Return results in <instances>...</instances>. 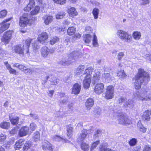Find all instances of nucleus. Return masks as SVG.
I'll list each match as a JSON object with an SVG mask.
<instances>
[{
	"instance_id": "nucleus-42",
	"label": "nucleus",
	"mask_w": 151,
	"mask_h": 151,
	"mask_svg": "<svg viewBox=\"0 0 151 151\" xmlns=\"http://www.w3.org/2000/svg\"><path fill=\"white\" fill-rule=\"evenodd\" d=\"M93 68L92 67H89L87 68L85 72L86 73H87V75H90L91 76V74L93 72Z\"/></svg>"
},
{
	"instance_id": "nucleus-36",
	"label": "nucleus",
	"mask_w": 151,
	"mask_h": 151,
	"mask_svg": "<svg viewBox=\"0 0 151 151\" xmlns=\"http://www.w3.org/2000/svg\"><path fill=\"white\" fill-rule=\"evenodd\" d=\"M103 77L104 78L105 81L109 82L111 80L110 75L109 73H104L103 75Z\"/></svg>"
},
{
	"instance_id": "nucleus-28",
	"label": "nucleus",
	"mask_w": 151,
	"mask_h": 151,
	"mask_svg": "<svg viewBox=\"0 0 151 151\" xmlns=\"http://www.w3.org/2000/svg\"><path fill=\"white\" fill-rule=\"evenodd\" d=\"M132 37L131 35L127 32L124 40L126 42L129 43L132 41Z\"/></svg>"
},
{
	"instance_id": "nucleus-35",
	"label": "nucleus",
	"mask_w": 151,
	"mask_h": 151,
	"mask_svg": "<svg viewBox=\"0 0 151 151\" xmlns=\"http://www.w3.org/2000/svg\"><path fill=\"white\" fill-rule=\"evenodd\" d=\"M33 139L35 141L39 140L40 139V134L39 132H36L34 133L33 135Z\"/></svg>"
},
{
	"instance_id": "nucleus-61",
	"label": "nucleus",
	"mask_w": 151,
	"mask_h": 151,
	"mask_svg": "<svg viewBox=\"0 0 151 151\" xmlns=\"http://www.w3.org/2000/svg\"><path fill=\"white\" fill-rule=\"evenodd\" d=\"M99 79L100 77H99L97 76L93 75L92 79V81H93L95 83L96 82H97V81H98L99 80Z\"/></svg>"
},
{
	"instance_id": "nucleus-55",
	"label": "nucleus",
	"mask_w": 151,
	"mask_h": 151,
	"mask_svg": "<svg viewBox=\"0 0 151 151\" xmlns=\"http://www.w3.org/2000/svg\"><path fill=\"white\" fill-rule=\"evenodd\" d=\"M125 124L124 125H127L130 124L131 123V120L130 119L128 118L127 116H126L125 118Z\"/></svg>"
},
{
	"instance_id": "nucleus-38",
	"label": "nucleus",
	"mask_w": 151,
	"mask_h": 151,
	"mask_svg": "<svg viewBox=\"0 0 151 151\" xmlns=\"http://www.w3.org/2000/svg\"><path fill=\"white\" fill-rule=\"evenodd\" d=\"M99 12V10L98 9L95 8L93 9L92 12V13L94 16L95 19H96L98 18Z\"/></svg>"
},
{
	"instance_id": "nucleus-43",
	"label": "nucleus",
	"mask_w": 151,
	"mask_h": 151,
	"mask_svg": "<svg viewBox=\"0 0 151 151\" xmlns=\"http://www.w3.org/2000/svg\"><path fill=\"white\" fill-rule=\"evenodd\" d=\"M65 13L64 12L59 13L56 15V18L57 19H61L63 18L64 16L65 15Z\"/></svg>"
},
{
	"instance_id": "nucleus-20",
	"label": "nucleus",
	"mask_w": 151,
	"mask_h": 151,
	"mask_svg": "<svg viewBox=\"0 0 151 151\" xmlns=\"http://www.w3.org/2000/svg\"><path fill=\"white\" fill-rule=\"evenodd\" d=\"M70 61L71 60H70L69 59V57L68 58H63L62 60L59 62V64L63 66H65L70 64L71 63Z\"/></svg>"
},
{
	"instance_id": "nucleus-44",
	"label": "nucleus",
	"mask_w": 151,
	"mask_h": 151,
	"mask_svg": "<svg viewBox=\"0 0 151 151\" xmlns=\"http://www.w3.org/2000/svg\"><path fill=\"white\" fill-rule=\"evenodd\" d=\"M7 13V11L5 10H3L0 11V18H3L5 17Z\"/></svg>"
},
{
	"instance_id": "nucleus-32",
	"label": "nucleus",
	"mask_w": 151,
	"mask_h": 151,
	"mask_svg": "<svg viewBox=\"0 0 151 151\" xmlns=\"http://www.w3.org/2000/svg\"><path fill=\"white\" fill-rule=\"evenodd\" d=\"M76 32V29L73 27H69L67 30L68 34L69 35H73Z\"/></svg>"
},
{
	"instance_id": "nucleus-7",
	"label": "nucleus",
	"mask_w": 151,
	"mask_h": 151,
	"mask_svg": "<svg viewBox=\"0 0 151 151\" xmlns=\"http://www.w3.org/2000/svg\"><path fill=\"white\" fill-rule=\"evenodd\" d=\"M93 131V127H91L90 129H89L88 130L84 129L82 130L79 133L78 136V139L79 140L82 141L85 139L87 135L88 134V132H89L92 133Z\"/></svg>"
},
{
	"instance_id": "nucleus-15",
	"label": "nucleus",
	"mask_w": 151,
	"mask_h": 151,
	"mask_svg": "<svg viewBox=\"0 0 151 151\" xmlns=\"http://www.w3.org/2000/svg\"><path fill=\"white\" fill-rule=\"evenodd\" d=\"M81 89V85L77 83H76L72 87V93L74 94H78L79 93Z\"/></svg>"
},
{
	"instance_id": "nucleus-51",
	"label": "nucleus",
	"mask_w": 151,
	"mask_h": 151,
	"mask_svg": "<svg viewBox=\"0 0 151 151\" xmlns=\"http://www.w3.org/2000/svg\"><path fill=\"white\" fill-rule=\"evenodd\" d=\"M18 128L17 127H15L10 131V134L12 135H13L17 133L18 131Z\"/></svg>"
},
{
	"instance_id": "nucleus-49",
	"label": "nucleus",
	"mask_w": 151,
	"mask_h": 151,
	"mask_svg": "<svg viewBox=\"0 0 151 151\" xmlns=\"http://www.w3.org/2000/svg\"><path fill=\"white\" fill-rule=\"evenodd\" d=\"M81 37V35L79 33H76L73 37L72 41V42H74L76 40L79 39Z\"/></svg>"
},
{
	"instance_id": "nucleus-29",
	"label": "nucleus",
	"mask_w": 151,
	"mask_h": 151,
	"mask_svg": "<svg viewBox=\"0 0 151 151\" xmlns=\"http://www.w3.org/2000/svg\"><path fill=\"white\" fill-rule=\"evenodd\" d=\"M84 68V66L83 65H81L79 66L77 69L75 70V73L76 75L79 74L83 71Z\"/></svg>"
},
{
	"instance_id": "nucleus-10",
	"label": "nucleus",
	"mask_w": 151,
	"mask_h": 151,
	"mask_svg": "<svg viewBox=\"0 0 151 151\" xmlns=\"http://www.w3.org/2000/svg\"><path fill=\"white\" fill-rule=\"evenodd\" d=\"M82 55L80 52L77 51H74L71 52L69 55V59L71 61L72 60H77L81 58Z\"/></svg>"
},
{
	"instance_id": "nucleus-31",
	"label": "nucleus",
	"mask_w": 151,
	"mask_h": 151,
	"mask_svg": "<svg viewBox=\"0 0 151 151\" xmlns=\"http://www.w3.org/2000/svg\"><path fill=\"white\" fill-rule=\"evenodd\" d=\"M81 149L84 151H88L89 148L88 144L85 142H82L81 143Z\"/></svg>"
},
{
	"instance_id": "nucleus-11",
	"label": "nucleus",
	"mask_w": 151,
	"mask_h": 151,
	"mask_svg": "<svg viewBox=\"0 0 151 151\" xmlns=\"http://www.w3.org/2000/svg\"><path fill=\"white\" fill-rule=\"evenodd\" d=\"M48 38V34L45 32H43L38 35L37 40L40 43L43 44Z\"/></svg>"
},
{
	"instance_id": "nucleus-26",
	"label": "nucleus",
	"mask_w": 151,
	"mask_h": 151,
	"mask_svg": "<svg viewBox=\"0 0 151 151\" xmlns=\"http://www.w3.org/2000/svg\"><path fill=\"white\" fill-rule=\"evenodd\" d=\"M92 36L89 34H85L83 36V39L86 43L90 42L92 40Z\"/></svg>"
},
{
	"instance_id": "nucleus-22",
	"label": "nucleus",
	"mask_w": 151,
	"mask_h": 151,
	"mask_svg": "<svg viewBox=\"0 0 151 151\" xmlns=\"http://www.w3.org/2000/svg\"><path fill=\"white\" fill-rule=\"evenodd\" d=\"M127 32L122 30H119L117 32V35L119 38L124 40Z\"/></svg>"
},
{
	"instance_id": "nucleus-47",
	"label": "nucleus",
	"mask_w": 151,
	"mask_h": 151,
	"mask_svg": "<svg viewBox=\"0 0 151 151\" xmlns=\"http://www.w3.org/2000/svg\"><path fill=\"white\" fill-rule=\"evenodd\" d=\"M92 43L94 46L98 47V46L97 37L95 35L93 36V40Z\"/></svg>"
},
{
	"instance_id": "nucleus-21",
	"label": "nucleus",
	"mask_w": 151,
	"mask_h": 151,
	"mask_svg": "<svg viewBox=\"0 0 151 151\" xmlns=\"http://www.w3.org/2000/svg\"><path fill=\"white\" fill-rule=\"evenodd\" d=\"M150 111L148 110H147L144 112L142 118L144 121H148L150 120Z\"/></svg>"
},
{
	"instance_id": "nucleus-12",
	"label": "nucleus",
	"mask_w": 151,
	"mask_h": 151,
	"mask_svg": "<svg viewBox=\"0 0 151 151\" xmlns=\"http://www.w3.org/2000/svg\"><path fill=\"white\" fill-rule=\"evenodd\" d=\"M42 148L44 150H48V151H52L53 147L49 142L47 140H45L43 143Z\"/></svg>"
},
{
	"instance_id": "nucleus-18",
	"label": "nucleus",
	"mask_w": 151,
	"mask_h": 151,
	"mask_svg": "<svg viewBox=\"0 0 151 151\" xmlns=\"http://www.w3.org/2000/svg\"><path fill=\"white\" fill-rule=\"evenodd\" d=\"M94 101L91 98H89L86 100L85 106L87 109H90L94 104Z\"/></svg>"
},
{
	"instance_id": "nucleus-23",
	"label": "nucleus",
	"mask_w": 151,
	"mask_h": 151,
	"mask_svg": "<svg viewBox=\"0 0 151 151\" xmlns=\"http://www.w3.org/2000/svg\"><path fill=\"white\" fill-rule=\"evenodd\" d=\"M68 13L70 16L72 17L78 15V13L74 7H71L68 9Z\"/></svg>"
},
{
	"instance_id": "nucleus-33",
	"label": "nucleus",
	"mask_w": 151,
	"mask_h": 151,
	"mask_svg": "<svg viewBox=\"0 0 151 151\" xmlns=\"http://www.w3.org/2000/svg\"><path fill=\"white\" fill-rule=\"evenodd\" d=\"M10 124L9 122H4L1 123L0 127L3 129H6L9 127Z\"/></svg>"
},
{
	"instance_id": "nucleus-53",
	"label": "nucleus",
	"mask_w": 151,
	"mask_h": 151,
	"mask_svg": "<svg viewBox=\"0 0 151 151\" xmlns=\"http://www.w3.org/2000/svg\"><path fill=\"white\" fill-rule=\"evenodd\" d=\"M24 72L26 74L28 75H31L32 73V71L31 69L27 68H26V69L24 70Z\"/></svg>"
},
{
	"instance_id": "nucleus-19",
	"label": "nucleus",
	"mask_w": 151,
	"mask_h": 151,
	"mask_svg": "<svg viewBox=\"0 0 151 151\" xmlns=\"http://www.w3.org/2000/svg\"><path fill=\"white\" fill-rule=\"evenodd\" d=\"M123 105L125 108L132 109L134 106V102L131 99H129L128 100L127 99V101Z\"/></svg>"
},
{
	"instance_id": "nucleus-37",
	"label": "nucleus",
	"mask_w": 151,
	"mask_h": 151,
	"mask_svg": "<svg viewBox=\"0 0 151 151\" xmlns=\"http://www.w3.org/2000/svg\"><path fill=\"white\" fill-rule=\"evenodd\" d=\"M117 76L120 78H124L126 76V75L123 70H121L117 73Z\"/></svg>"
},
{
	"instance_id": "nucleus-41",
	"label": "nucleus",
	"mask_w": 151,
	"mask_h": 151,
	"mask_svg": "<svg viewBox=\"0 0 151 151\" xmlns=\"http://www.w3.org/2000/svg\"><path fill=\"white\" fill-rule=\"evenodd\" d=\"M73 129V128L70 126H68L67 128V135L70 138L71 137L72 135Z\"/></svg>"
},
{
	"instance_id": "nucleus-9",
	"label": "nucleus",
	"mask_w": 151,
	"mask_h": 151,
	"mask_svg": "<svg viewBox=\"0 0 151 151\" xmlns=\"http://www.w3.org/2000/svg\"><path fill=\"white\" fill-rule=\"evenodd\" d=\"M104 85L103 83H98L95 86L94 91L97 94H100L104 92Z\"/></svg>"
},
{
	"instance_id": "nucleus-46",
	"label": "nucleus",
	"mask_w": 151,
	"mask_h": 151,
	"mask_svg": "<svg viewBox=\"0 0 151 151\" xmlns=\"http://www.w3.org/2000/svg\"><path fill=\"white\" fill-rule=\"evenodd\" d=\"M137 142V140L135 138H132L129 142V144L131 146L135 145Z\"/></svg>"
},
{
	"instance_id": "nucleus-25",
	"label": "nucleus",
	"mask_w": 151,
	"mask_h": 151,
	"mask_svg": "<svg viewBox=\"0 0 151 151\" xmlns=\"http://www.w3.org/2000/svg\"><path fill=\"white\" fill-rule=\"evenodd\" d=\"M9 119L12 124L16 125L17 124L18 122L19 118L17 116L13 118L11 116H9Z\"/></svg>"
},
{
	"instance_id": "nucleus-34",
	"label": "nucleus",
	"mask_w": 151,
	"mask_h": 151,
	"mask_svg": "<svg viewBox=\"0 0 151 151\" xmlns=\"http://www.w3.org/2000/svg\"><path fill=\"white\" fill-rule=\"evenodd\" d=\"M125 116H124V115L121 114L120 115L118 119L119 123L120 124H122L123 125L125 124Z\"/></svg>"
},
{
	"instance_id": "nucleus-5",
	"label": "nucleus",
	"mask_w": 151,
	"mask_h": 151,
	"mask_svg": "<svg viewBox=\"0 0 151 151\" xmlns=\"http://www.w3.org/2000/svg\"><path fill=\"white\" fill-rule=\"evenodd\" d=\"M104 97L106 99H112L114 97V88L112 86H107L105 93Z\"/></svg>"
},
{
	"instance_id": "nucleus-6",
	"label": "nucleus",
	"mask_w": 151,
	"mask_h": 151,
	"mask_svg": "<svg viewBox=\"0 0 151 151\" xmlns=\"http://www.w3.org/2000/svg\"><path fill=\"white\" fill-rule=\"evenodd\" d=\"M13 32L12 31H8L5 32L1 39V41L5 44L9 43L12 38Z\"/></svg>"
},
{
	"instance_id": "nucleus-1",
	"label": "nucleus",
	"mask_w": 151,
	"mask_h": 151,
	"mask_svg": "<svg viewBox=\"0 0 151 151\" xmlns=\"http://www.w3.org/2000/svg\"><path fill=\"white\" fill-rule=\"evenodd\" d=\"M135 78V88L136 89H139L141 88L142 83H144L146 84L150 80V77L149 74L143 69H139Z\"/></svg>"
},
{
	"instance_id": "nucleus-30",
	"label": "nucleus",
	"mask_w": 151,
	"mask_h": 151,
	"mask_svg": "<svg viewBox=\"0 0 151 151\" xmlns=\"http://www.w3.org/2000/svg\"><path fill=\"white\" fill-rule=\"evenodd\" d=\"M52 139L56 141L59 142L62 141L63 142H65V140L63 138L61 137L60 136L57 135H55L52 136Z\"/></svg>"
},
{
	"instance_id": "nucleus-58",
	"label": "nucleus",
	"mask_w": 151,
	"mask_h": 151,
	"mask_svg": "<svg viewBox=\"0 0 151 151\" xmlns=\"http://www.w3.org/2000/svg\"><path fill=\"white\" fill-rule=\"evenodd\" d=\"M101 134V132L100 130H97L94 135V137L95 138H98Z\"/></svg>"
},
{
	"instance_id": "nucleus-50",
	"label": "nucleus",
	"mask_w": 151,
	"mask_h": 151,
	"mask_svg": "<svg viewBox=\"0 0 151 151\" xmlns=\"http://www.w3.org/2000/svg\"><path fill=\"white\" fill-rule=\"evenodd\" d=\"M54 2L57 4L63 5L66 3V0H53Z\"/></svg>"
},
{
	"instance_id": "nucleus-64",
	"label": "nucleus",
	"mask_w": 151,
	"mask_h": 151,
	"mask_svg": "<svg viewBox=\"0 0 151 151\" xmlns=\"http://www.w3.org/2000/svg\"><path fill=\"white\" fill-rule=\"evenodd\" d=\"M151 150V148L148 145H146L144 148L143 151H150Z\"/></svg>"
},
{
	"instance_id": "nucleus-17",
	"label": "nucleus",
	"mask_w": 151,
	"mask_h": 151,
	"mask_svg": "<svg viewBox=\"0 0 151 151\" xmlns=\"http://www.w3.org/2000/svg\"><path fill=\"white\" fill-rule=\"evenodd\" d=\"M41 54L42 57L46 58H47L49 55L48 48L46 46L43 47L41 50Z\"/></svg>"
},
{
	"instance_id": "nucleus-59",
	"label": "nucleus",
	"mask_w": 151,
	"mask_h": 151,
	"mask_svg": "<svg viewBox=\"0 0 151 151\" xmlns=\"http://www.w3.org/2000/svg\"><path fill=\"white\" fill-rule=\"evenodd\" d=\"M36 127V125L33 123L30 124V128L32 131L34 130Z\"/></svg>"
},
{
	"instance_id": "nucleus-39",
	"label": "nucleus",
	"mask_w": 151,
	"mask_h": 151,
	"mask_svg": "<svg viewBox=\"0 0 151 151\" xmlns=\"http://www.w3.org/2000/svg\"><path fill=\"white\" fill-rule=\"evenodd\" d=\"M39 10V7L36 6L31 12V14L32 15L37 14L38 13Z\"/></svg>"
},
{
	"instance_id": "nucleus-40",
	"label": "nucleus",
	"mask_w": 151,
	"mask_h": 151,
	"mask_svg": "<svg viewBox=\"0 0 151 151\" xmlns=\"http://www.w3.org/2000/svg\"><path fill=\"white\" fill-rule=\"evenodd\" d=\"M100 143L99 141H97L95 142H93L90 148V151H92L93 150L96 148L97 146Z\"/></svg>"
},
{
	"instance_id": "nucleus-63",
	"label": "nucleus",
	"mask_w": 151,
	"mask_h": 151,
	"mask_svg": "<svg viewBox=\"0 0 151 151\" xmlns=\"http://www.w3.org/2000/svg\"><path fill=\"white\" fill-rule=\"evenodd\" d=\"M32 8V6H30V5L28 4L26 7L24 8V10L25 11H29Z\"/></svg>"
},
{
	"instance_id": "nucleus-52",
	"label": "nucleus",
	"mask_w": 151,
	"mask_h": 151,
	"mask_svg": "<svg viewBox=\"0 0 151 151\" xmlns=\"http://www.w3.org/2000/svg\"><path fill=\"white\" fill-rule=\"evenodd\" d=\"M124 52H119L117 56V59L118 60L120 61L122 58L124 56Z\"/></svg>"
},
{
	"instance_id": "nucleus-3",
	"label": "nucleus",
	"mask_w": 151,
	"mask_h": 151,
	"mask_svg": "<svg viewBox=\"0 0 151 151\" xmlns=\"http://www.w3.org/2000/svg\"><path fill=\"white\" fill-rule=\"evenodd\" d=\"M33 40V39L30 38L27 39L25 40L24 44L23 46L19 45L14 46L13 47L14 50L16 53L21 54H23L24 51V50H26L27 53H28L30 43L31 41Z\"/></svg>"
},
{
	"instance_id": "nucleus-48",
	"label": "nucleus",
	"mask_w": 151,
	"mask_h": 151,
	"mask_svg": "<svg viewBox=\"0 0 151 151\" xmlns=\"http://www.w3.org/2000/svg\"><path fill=\"white\" fill-rule=\"evenodd\" d=\"M59 41V38L56 37H54L50 41V43L52 45L54 44Z\"/></svg>"
},
{
	"instance_id": "nucleus-16",
	"label": "nucleus",
	"mask_w": 151,
	"mask_h": 151,
	"mask_svg": "<svg viewBox=\"0 0 151 151\" xmlns=\"http://www.w3.org/2000/svg\"><path fill=\"white\" fill-rule=\"evenodd\" d=\"M42 18L44 20V23L46 25H48L51 23L53 19V17L49 15H45Z\"/></svg>"
},
{
	"instance_id": "nucleus-4",
	"label": "nucleus",
	"mask_w": 151,
	"mask_h": 151,
	"mask_svg": "<svg viewBox=\"0 0 151 151\" xmlns=\"http://www.w3.org/2000/svg\"><path fill=\"white\" fill-rule=\"evenodd\" d=\"M28 14L24 13L19 18V25L21 27H24L28 24H31V20L29 18Z\"/></svg>"
},
{
	"instance_id": "nucleus-24",
	"label": "nucleus",
	"mask_w": 151,
	"mask_h": 151,
	"mask_svg": "<svg viewBox=\"0 0 151 151\" xmlns=\"http://www.w3.org/2000/svg\"><path fill=\"white\" fill-rule=\"evenodd\" d=\"M132 36L135 40H139L141 37V34L140 32L135 31L133 33Z\"/></svg>"
},
{
	"instance_id": "nucleus-2",
	"label": "nucleus",
	"mask_w": 151,
	"mask_h": 151,
	"mask_svg": "<svg viewBox=\"0 0 151 151\" xmlns=\"http://www.w3.org/2000/svg\"><path fill=\"white\" fill-rule=\"evenodd\" d=\"M150 90L145 88L142 89L141 93L137 91L134 94V96L136 98L143 101H148L151 100V94L149 93Z\"/></svg>"
},
{
	"instance_id": "nucleus-27",
	"label": "nucleus",
	"mask_w": 151,
	"mask_h": 151,
	"mask_svg": "<svg viewBox=\"0 0 151 151\" xmlns=\"http://www.w3.org/2000/svg\"><path fill=\"white\" fill-rule=\"evenodd\" d=\"M137 126L139 130L143 133L145 132L146 128L144 127L142 124L141 121H139L138 122Z\"/></svg>"
},
{
	"instance_id": "nucleus-45",
	"label": "nucleus",
	"mask_w": 151,
	"mask_h": 151,
	"mask_svg": "<svg viewBox=\"0 0 151 151\" xmlns=\"http://www.w3.org/2000/svg\"><path fill=\"white\" fill-rule=\"evenodd\" d=\"M31 145L29 142H27L24 144L23 149L24 150H27L31 147Z\"/></svg>"
},
{
	"instance_id": "nucleus-56",
	"label": "nucleus",
	"mask_w": 151,
	"mask_h": 151,
	"mask_svg": "<svg viewBox=\"0 0 151 151\" xmlns=\"http://www.w3.org/2000/svg\"><path fill=\"white\" fill-rule=\"evenodd\" d=\"M38 43L37 41H34L32 44V47L34 50H36L39 48V46L37 45Z\"/></svg>"
},
{
	"instance_id": "nucleus-13",
	"label": "nucleus",
	"mask_w": 151,
	"mask_h": 151,
	"mask_svg": "<svg viewBox=\"0 0 151 151\" xmlns=\"http://www.w3.org/2000/svg\"><path fill=\"white\" fill-rule=\"evenodd\" d=\"M91 76L87 75L85 77V78L83 80V86L85 89L88 88L90 86L91 83Z\"/></svg>"
},
{
	"instance_id": "nucleus-54",
	"label": "nucleus",
	"mask_w": 151,
	"mask_h": 151,
	"mask_svg": "<svg viewBox=\"0 0 151 151\" xmlns=\"http://www.w3.org/2000/svg\"><path fill=\"white\" fill-rule=\"evenodd\" d=\"M126 101H127V99L125 97H120L118 99L119 103L120 104H122V103L124 104V102H126Z\"/></svg>"
},
{
	"instance_id": "nucleus-8",
	"label": "nucleus",
	"mask_w": 151,
	"mask_h": 151,
	"mask_svg": "<svg viewBox=\"0 0 151 151\" xmlns=\"http://www.w3.org/2000/svg\"><path fill=\"white\" fill-rule=\"evenodd\" d=\"M12 19V17L6 19L4 20L1 24V27L0 29V34L5 30L7 29L9 27L10 24L7 23L9 21H10Z\"/></svg>"
},
{
	"instance_id": "nucleus-14",
	"label": "nucleus",
	"mask_w": 151,
	"mask_h": 151,
	"mask_svg": "<svg viewBox=\"0 0 151 151\" xmlns=\"http://www.w3.org/2000/svg\"><path fill=\"white\" fill-rule=\"evenodd\" d=\"M29 130L28 127L27 126L23 127L19 130V134L20 137H23L27 135Z\"/></svg>"
},
{
	"instance_id": "nucleus-60",
	"label": "nucleus",
	"mask_w": 151,
	"mask_h": 151,
	"mask_svg": "<svg viewBox=\"0 0 151 151\" xmlns=\"http://www.w3.org/2000/svg\"><path fill=\"white\" fill-rule=\"evenodd\" d=\"M93 75L100 78L101 74L100 73V72L98 69L96 70H95V73Z\"/></svg>"
},
{
	"instance_id": "nucleus-62",
	"label": "nucleus",
	"mask_w": 151,
	"mask_h": 151,
	"mask_svg": "<svg viewBox=\"0 0 151 151\" xmlns=\"http://www.w3.org/2000/svg\"><path fill=\"white\" fill-rule=\"evenodd\" d=\"M21 146L19 144L18 142L17 141L16 144L14 145V147L16 150L19 149L21 148Z\"/></svg>"
},
{
	"instance_id": "nucleus-57",
	"label": "nucleus",
	"mask_w": 151,
	"mask_h": 151,
	"mask_svg": "<svg viewBox=\"0 0 151 151\" xmlns=\"http://www.w3.org/2000/svg\"><path fill=\"white\" fill-rule=\"evenodd\" d=\"M6 138L5 134H0V142H4L6 139Z\"/></svg>"
}]
</instances>
